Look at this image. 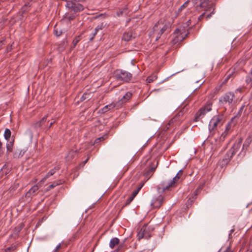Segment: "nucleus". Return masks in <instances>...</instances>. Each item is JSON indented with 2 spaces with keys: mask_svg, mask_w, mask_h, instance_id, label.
Here are the masks:
<instances>
[{
  "mask_svg": "<svg viewBox=\"0 0 252 252\" xmlns=\"http://www.w3.org/2000/svg\"><path fill=\"white\" fill-rule=\"evenodd\" d=\"M119 243V239L117 238H113L110 240L109 246L111 249H113Z\"/></svg>",
  "mask_w": 252,
  "mask_h": 252,
  "instance_id": "18",
  "label": "nucleus"
},
{
  "mask_svg": "<svg viewBox=\"0 0 252 252\" xmlns=\"http://www.w3.org/2000/svg\"><path fill=\"white\" fill-rule=\"evenodd\" d=\"M55 122H56V121H55V120H54V119H52V121H51V122H50V124H49V126L48 127V129H50V128L53 125V124L55 123Z\"/></svg>",
  "mask_w": 252,
  "mask_h": 252,
  "instance_id": "40",
  "label": "nucleus"
},
{
  "mask_svg": "<svg viewBox=\"0 0 252 252\" xmlns=\"http://www.w3.org/2000/svg\"><path fill=\"white\" fill-rule=\"evenodd\" d=\"M235 97L234 93L227 92L219 98V102L221 105L228 104L229 106H231Z\"/></svg>",
  "mask_w": 252,
  "mask_h": 252,
  "instance_id": "3",
  "label": "nucleus"
},
{
  "mask_svg": "<svg viewBox=\"0 0 252 252\" xmlns=\"http://www.w3.org/2000/svg\"><path fill=\"white\" fill-rule=\"evenodd\" d=\"M143 186V184L141 185L139 187H138L135 190H134L132 192L131 196L129 197L128 199H127V205L129 204L133 200L134 197L137 195L138 192L141 189Z\"/></svg>",
  "mask_w": 252,
  "mask_h": 252,
  "instance_id": "14",
  "label": "nucleus"
},
{
  "mask_svg": "<svg viewBox=\"0 0 252 252\" xmlns=\"http://www.w3.org/2000/svg\"><path fill=\"white\" fill-rule=\"evenodd\" d=\"M14 158H19V156L17 155V154H16V152H15L14 154Z\"/></svg>",
  "mask_w": 252,
  "mask_h": 252,
  "instance_id": "53",
  "label": "nucleus"
},
{
  "mask_svg": "<svg viewBox=\"0 0 252 252\" xmlns=\"http://www.w3.org/2000/svg\"><path fill=\"white\" fill-rule=\"evenodd\" d=\"M61 248V244L57 245L54 250L55 252H57Z\"/></svg>",
  "mask_w": 252,
  "mask_h": 252,
  "instance_id": "44",
  "label": "nucleus"
},
{
  "mask_svg": "<svg viewBox=\"0 0 252 252\" xmlns=\"http://www.w3.org/2000/svg\"><path fill=\"white\" fill-rule=\"evenodd\" d=\"M133 67H134V69L135 70V73H137L138 71V67L136 66H134Z\"/></svg>",
  "mask_w": 252,
  "mask_h": 252,
  "instance_id": "52",
  "label": "nucleus"
},
{
  "mask_svg": "<svg viewBox=\"0 0 252 252\" xmlns=\"http://www.w3.org/2000/svg\"><path fill=\"white\" fill-rule=\"evenodd\" d=\"M223 124V116L222 115H216L214 116L210 121L209 124V130L211 132L214 130L218 126Z\"/></svg>",
  "mask_w": 252,
  "mask_h": 252,
  "instance_id": "4",
  "label": "nucleus"
},
{
  "mask_svg": "<svg viewBox=\"0 0 252 252\" xmlns=\"http://www.w3.org/2000/svg\"><path fill=\"white\" fill-rule=\"evenodd\" d=\"M233 156L234 155H231V153L228 151L225 155L224 158H223V161H224V163H227Z\"/></svg>",
  "mask_w": 252,
  "mask_h": 252,
  "instance_id": "17",
  "label": "nucleus"
},
{
  "mask_svg": "<svg viewBox=\"0 0 252 252\" xmlns=\"http://www.w3.org/2000/svg\"><path fill=\"white\" fill-rule=\"evenodd\" d=\"M184 30V28H183V27H180V28H177L176 29L174 32V34H180V35H181V38H182V39H183L184 38V37H183V35H182V34L183 33V31Z\"/></svg>",
  "mask_w": 252,
  "mask_h": 252,
  "instance_id": "22",
  "label": "nucleus"
},
{
  "mask_svg": "<svg viewBox=\"0 0 252 252\" xmlns=\"http://www.w3.org/2000/svg\"><path fill=\"white\" fill-rule=\"evenodd\" d=\"M12 45H11L10 46H8L6 49V52L7 53L9 52H10L11 50H12Z\"/></svg>",
  "mask_w": 252,
  "mask_h": 252,
  "instance_id": "45",
  "label": "nucleus"
},
{
  "mask_svg": "<svg viewBox=\"0 0 252 252\" xmlns=\"http://www.w3.org/2000/svg\"><path fill=\"white\" fill-rule=\"evenodd\" d=\"M183 8H181V7L179 8V11H181V10H182V9H183Z\"/></svg>",
  "mask_w": 252,
  "mask_h": 252,
  "instance_id": "63",
  "label": "nucleus"
},
{
  "mask_svg": "<svg viewBox=\"0 0 252 252\" xmlns=\"http://www.w3.org/2000/svg\"><path fill=\"white\" fill-rule=\"evenodd\" d=\"M234 73V69H229L228 70V71L227 72L225 77L222 83H226L229 80V79L232 77Z\"/></svg>",
  "mask_w": 252,
  "mask_h": 252,
  "instance_id": "15",
  "label": "nucleus"
},
{
  "mask_svg": "<svg viewBox=\"0 0 252 252\" xmlns=\"http://www.w3.org/2000/svg\"><path fill=\"white\" fill-rule=\"evenodd\" d=\"M14 141V139H12V141H10L9 142V143H8L7 144H8V145H12V146H13Z\"/></svg>",
  "mask_w": 252,
  "mask_h": 252,
  "instance_id": "48",
  "label": "nucleus"
},
{
  "mask_svg": "<svg viewBox=\"0 0 252 252\" xmlns=\"http://www.w3.org/2000/svg\"><path fill=\"white\" fill-rule=\"evenodd\" d=\"M130 7V5L128 4H127V9H128Z\"/></svg>",
  "mask_w": 252,
  "mask_h": 252,
  "instance_id": "61",
  "label": "nucleus"
},
{
  "mask_svg": "<svg viewBox=\"0 0 252 252\" xmlns=\"http://www.w3.org/2000/svg\"><path fill=\"white\" fill-rule=\"evenodd\" d=\"M184 112L183 111H180L173 118H172L168 123V125L172 126L176 122L181 121L183 119Z\"/></svg>",
  "mask_w": 252,
  "mask_h": 252,
  "instance_id": "12",
  "label": "nucleus"
},
{
  "mask_svg": "<svg viewBox=\"0 0 252 252\" xmlns=\"http://www.w3.org/2000/svg\"><path fill=\"white\" fill-rule=\"evenodd\" d=\"M191 20L190 19L189 20H188L187 22L184 24V26L183 27V28H187L188 27H189L190 24H191Z\"/></svg>",
  "mask_w": 252,
  "mask_h": 252,
  "instance_id": "35",
  "label": "nucleus"
},
{
  "mask_svg": "<svg viewBox=\"0 0 252 252\" xmlns=\"http://www.w3.org/2000/svg\"><path fill=\"white\" fill-rule=\"evenodd\" d=\"M157 78V76L156 75H154L149 76L147 78L146 81H147V83H150L153 82L155 80H156Z\"/></svg>",
  "mask_w": 252,
  "mask_h": 252,
  "instance_id": "23",
  "label": "nucleus"
},
{
  "mask_svg": "<svg viewBox=\"0 0 252 252\" xmlns=\"http://www.w3.org/2000/svg\"><path fill=\"white\" fill-rule=\"evenodd\" d=\"M62 184V182L61 181H60L58 182H54L52 184L50 185L49 187H48V190H50L52 189H53L54 187H56L58 185H61Z\"/></svg>",
  "mask_w": 252,
  "mask_h": 252,
  "instance_id": "27",
  "label": "nucleus"
},
{
  "mask_svg": "<svg viewBox=\"0 0 252 252\" xmlns=\"http://www.w3.org/2000/svg\"><path fill=\"white\" fill-rule=\"evenodd\" d=\"M156 168V166L155 167L154 166H151L150 168L146 172L145 176L147 177L148 178H150L154 173Z\"/></svg>",
  "mask_w": 252,
  "mask_h": 252,
  "instance_id": "16",
  "label": "nucleus"
},
{
  "mask_svg": "<svg viewBox=\"0 0 252 252\" xmlns=\"http://www.w3.org/2000/svg\"><path fill=\"white\" fill-rule=\"evenodd\" d=\"M125 34V33H124V36H123V39L125 41H126V38L124 37Z\"/></svg>",
  "mask_w": 252,
  "mask_h": 252,
  "instance_id": "58",
  "label": "nucleus"
},
{
  "mask_svg": "<svg viewBox=\"0 0 252 252\" xmlns=\"http://www.w3.org/2000/svg\"><path fill=\"white\" fill-rule=\"evenodd\" d=\"M244 107H245V105H242V106L240 107V109H239V111H238V112L237 114L236 115V116L234 117L232 119L231 121H232L233 119H234L236 117H240V116L241 115V114H242V112H243V110H244Z\"/></svg>",
  "mask_w": 252,
  "mask_h": 252,
  "instance_id": "28",
  "label": "nucleus"
},
{
  "mask_svg": "<svg viewBox=\"0 0 252 252\" xmlns=\"http://www.w3.org/2000/svg\"><path fill=\"white\" fill-rule=\"evenodd\" d=\"M28 131L29 132V133H30V134L31 136L32 137V130L29 129V130H28Z\"/></svg>",
  "mask_w": 252,
  "mask_h": 252,
  "instance_id": "54",
  "label": "nucleus"
},
{
  "mask_svg": "<svg viewBox=\"0 0 252 252\" xmlns=\"http://www.w3.org/2000/svg\"><path fill=\"white\" fill-rule=\"evenodd\" d=\"M212 7L213 9V11L210 14L206 15V20L209 19L212 16V15L215 14V5L214 4H212Z\"/></svg>",
  "mask_w": 252,
  "mask_h": 252,
  "instance_id": "25",
  "label": "nucleus"
},
{
  "mask_svg": "<svg viewBox=\"0 0 252 252\" xmlns=\"http://www.w3.org/2000/svg\"><path fill=\"white\" fill-rule=\"evenodd\" d=\"M90 95V93H84L83 94V95L82 96V97H81V100L83 101V100H85L87 99H89Z\"/></svg>",
  "mask_w": 252,
  "mask_h": 252,
  "instance_id": "29",
  "label": "nucleus"
},
{
  "mask_svg": "<svg viewBox=\"0 0 252 252\" xmlns=\"http://www.w3.org/2000/svg\"><path fill=\"white\" fill-rule=\"evenodd\" d=\"M137 237L139 240L142 238L149 239L151 237V229L148 224H144L137 233Z\"/></svg>",
  "mask_w": 252,
  "mask_h": 252,
  "instance_id": "7",
  "label": "nucleus"
},
{
  "mask_svg": "<svg viewBox=\"0 0 252 252\" xmlns=\"http://www.w3.org/2000/svg\"><path fill=\"white\" fill-rule=\"evenodd\" d=\"M105 139V138L104 137V136H101V137H98L94 140V143L97 144L101 141H103Z\"/></svg>",
  "mask_w": 252,
  "mask_h": 252,
  "instance_id": "31",
  "label": "nucleus"
},
{
  "mask_svg": "<svg viewBox=\"0 0 252 252\" xmlns=\"http://www.w3.org/2000/svg\"><path fill=\"white\" fill-rule=\"evenodd\" d=\"M5 44V40L4 39L0 41V50L2 48V46Z\"/></svg>",
  "mask_w": 252,
  "mask_h": 252,
  "instance_id": "39",
  "label": "nucleus"
},
{
  "mask_svg": "<svg viewBox=\"0 0 252 252\" xmlns=\"http://www.w3.org/2000/svg\"><path fill=\"white\" fill-rule=\"evenodd\" d=\"M242 143V139L240 138L233 144V147L229 151L231 153V155H234L240 148Z\"/></svg>",
  "mask_w": 252,
  "mask_h": 252,
  "instance_id": "13",
  "label": "nucleus"
},
{
  "mask_svg": "<svg viewBox=\"0 0 252 252\" xmlns=\"http://www.w3.org/2000/svg\"><path fill=\"white\" fill-rule=\"evenodd\" d=\"M60 169L59 167H55L54 169H51L45 176L44 180H46L49 177L53 175L57 170Z\"/></svg>",
  "mask_w": 252,
  "mask_h": 252,
  "instance_id": "19",
  "label": "nucleus"
},
{
  "mask_svg": "<svg viewBox=\"0 0 252 252\" xmlns=\"http://www.w3.org/2000/svg\"><path fill=\"white\" fill-rule=\"evenodd\" d=\"M205 12L203 13L202 14H201L198 18V20H197V22H199L200 21H201L203 18L205 16Z\"/></svg>",
  "mask_w": 252,
  "mask_h": 252,
  "instance_id": "38",
  "label": "nucleus"
},
{
  "mask_svg": "<svg viewBox=\"0 0 252 252\" xmlns=\"http://www.w3.org/2000/svg\"><path fill=\"white\" fill-rule=\"evenodd\" d=\"M78 152V151L76 150V151H70L68 154V155L66 157V158H68L69 159H72L74 158V156H75V155Z\"/></svg>",
  "mask_w": 252,
  "mask_h": 252,
  "instance_id": "24",
  "label": "nucleus"
},
{
  "mask_svg": "<svg viewBox=\"0 0 252 252\" xmlns=\"http://www.w3.org/2000/svg\"><path fill=\"white\" fill-rule=\"evenodd\" d=\"M182 174L183 171L180 170L172 180L169 181H163L161 184V187H158V191L160 192L161 191L162 192H164L166 190H169L172 188H175L177 186Z\"/></svg>",
  "mask_w": 252,
  "mask_h": 252,
  "instance_id": "2",
  "label": "nucleus"
},
{
  "mask_svg": "<svg viewBox=\"0 0 252 252\" xmlns=\"http://www.w3.org/2000/svg\"><path fill=\"white\" fill-rule=\"evenodd\" d=\"M124 10H120L119 11L117 12V15L118 16H120L121 15H123V13H124Z\"/></svg>",
  "mask_w": 252,
  "mask_h": 252,
  "instance_id": "43",
  "label": "nucleus"
},
{
  "mask_svg": "<svg viewBox=\"0 0 252 252\" xmlns=\"http://www.w3.org/2000/svg\"><path fill=\"white\" fill-rule=\"evenodd\" d=\"M10 2H13L17 1V0H9Z\"/></svg>",
  "mask_w": 252,
  "mask_h": 252,
  "instance_id": "60",
  "label": "nucleus"
},
{
  "mask_svg": "<svg viewBox=\"0 0 252 252\" xmlns=\"http://www.w3.org/2000/svg\"><path fill=\"white\" fill-rule=\"evenodd\" d=\"M39 189V186L38 185H34L28 191L26 192L25 197L27 198H32L37 194Z\"/></svg>",
  "mask_w": 252,
  "mask_h": 252,
  "instance_id": "10",
  "label": "nucleus"
},
{
  "mask_svg": "<svg viewBox=\"0 0 252 252\" xmlns=\"http://www.w3.org/2000/svg\"><path fill=\"white\" fill-rule=\"evenodd\" d=\"M126 97V94H125L123 96L122 98L118 102L116 103H112L110 104L106 105L103 108L101 109L102 113H106L115 107H117V108H118L119 107H121L122 103L123 102V100L125 99Z\"/></svg>",
  "mask_w": 252,
  "mask_h": 252,
  "instance_id": "8",
  "label": "nucleus"
},
{
  "mask_svg": "<svg viewBox=\"0 0 252 252\" xmlns=\"http://www.w3.org/2000/svg\"><path fill=\"white\" fill-rule=\"evenodd\" d=\"M170 27L171 24L169 21L160 19L153 27V37H155L157 41L165 32L170 29Z\"/></svg>",
  "mask_w": 252,
  "mask_h": 252,
  "instance_id": "1",
  "label": "nucleus"
},
{
  "mask_svg": "<svg viewBox=\"0 0 252 252\" xmlns=\"http://www.w3.org/2000/svg\"><path fill=\"white\" fill-rule=\"evenodd\" d=\"M7 152H12L13 151V146L6 144Z\"/></svg>",
  "mask_w": 252,
  "mask_h": 252,
  "instance_id": "33",
  "label": "nucleus"
},
{
  "mask_svg": "<svg viewBox=\"0 0 252 252\" xmlns=\"http://www.w3.org/2000/svg\"><path fill=\"white\" fill-rule=\"evenodd\" d=\"M103 27V24L102 23L101 25H98L95 28V31L96 32H98V31L99 30H101L102 29V28Z\"/></svg>",
  "mask_w": 252,
  "mask_h": 252,
  "instance_id": "37",
  "label": "nucleus"
},
{
  "mask_svg": "<svg viewBox=\"0 0 252 252\" xmlns=\"http://www.w3.org/2000/svg\"><path fill=\"white\" fill-rule=\"evenodd\" d=\"M88 159H89V158H87V159L85 160V161H84V164H86V163H87V162L88 161Z\"/></svg>",
  "mask_w": 252,
  "mask_h": 252,
  "instance_id": "59",
  "label": "nucleus"
},
{
  "mask_svg": "<svg viewBox=\"0 0 252 252\" xmlns=\"http://www.w3.org/2000/svg\"><path fill=\"white\" fill-rule=\"evenodd\" d=\"M197 195V193H196V191L194 192V195L196 196Z\"/></svg>",
  "mask_w": 252,
  "mask_h": 252,
  "instance_id": "64",
  "label": "nucleus"
},
{
  "mask_svg": "<svg viewBox=\"0 0 252 252\" xmlns=\"http://www.w3.org/2000/svg\"><path fill=\"white\" fill-rule=\"evenodd\" d=\"M55 34L57 36H59L60 35H61L62 33V32H58L57 30H55Z\"/></svg>",
  "mask_w": 252,
  "mask_h": 252,
  "instance_id": "47",
  "label": "nucleus"
},
{
  "mask_svg": "<svg viewBox=\"0 0 252 252\" xmlns=\"http://www.w3.org/2000/svg\"><path fill=\"white\" fill-rule=\"evenodd\" d=\"M46 181V180H44V178L43 179H42L41 181H40V182H44L45 181Z\"/></svg>",
  "mask_w": 252,
  "mask_h": 252,
  "instance_id": "56",
  "label": "nucleus"
},
{
  "mask_svg": "<svg viewBox=\"0 0 252 252\" xmlns=\"http://www.w3.org/2000/svg\"><path fill=\"white\" fill-rule=\"evenodd\" d=\"M121 74L123 75V76H121L120 74H119V71H117L116 73V78L120 81L124 80V79L126 78V76H125V74L124 73L121 72Z\"/></svg>",
  "mask_w": 252,
  "mask_h": 252,
  "instance_id": "21",
  "label": "nucleus"
},
{
  "mask_svg": "<svg viewBox=\"0 0 252 252\" xmlns=\"http://www.w3.org/2000/svg\"><path fill=\"white\" fill-rule=\"evenodd\" d=\"M77 1L75 0L67 1L66 4V8L75 13L83 11L84 9V6L81 4L77 3Z\"/></svg>",
  "mask_w": 252,
  "mask_h": 252,
  "instance_id": "6",
  "label": "nucleus"
},
{
  "mask_svg": "<svg viewBox=\"0 0 252 252\" xmlns=\"http://www.w3.org/2000/svg\"><path fill=\"white\" fill-rule=\"evenodd\" d=\"M190 0H188L186 2H185L182 6L181 8H185L187 7L189 2Z\"/></svg>",
  "mask_w": 252,
  "mask_h": 252,
  "instance_id": "41",
  "label": "nucleus"
},
{
  "mask_svg": "<svg viewBox=\"0 0 252 252\" xmlns=\"http://www.w3.org/2000/svg\"><path fill=\"white\" fill-rule=\"evenodd\" d=\"M237 92L241 93L242 92V89L241 88H238L236 89V90L235 91L236 93H237Z\"/></svg>",
  "mask_w": 252,
  "mask_h": 252,
  "instance_id": "51",
  "label": "nucleus"
},
{
  "mask_svg": "<svg viewBox=\"0 0 252 252\" xmlns=\"http://www.w3.org/2000/svg\"><path fill=\"white\" fill-rule=\"evenodd\" d=\"M250 73H251V75H252V77L250 78V81H252V68Z\"/></svg>",
  "mask_w": 252,
  "mask_h": 252,
  "instance_id": "55",
  "label": "nucleus"
},
{
  "mask_svg": "<svg viewBox=\"0 0 252 252\" xmlns=\"http://www.w3.org/2000/svg\"><path fill=\"white\" fill-rule=\"evenodd\" d=\"M11 135V132L10 130L8 128H6L5 130V131H4V136L5 139L6 140L9 141L10 139Z\"/></svg>",
  "mask_w": 252,
  "mask_h": 252,
  "instance_id": "20",
  "label": "nucleus"
},
{
  "mask_svg": "<svg viewBox=\"0 0 252 252\" xmlns=\"http://www.w3.org/2000/svg\"><path fill=\"white\" fill-rule=\"evenodd\" d=\"M15 248H16V246H11V247H8V248H7V249H6V252H7V251H10V250H15Z\"/></svg>",
  "mask_w": 252,
  "mask_h": 252,
  "instance_id": "46",
  "label": "nucleus"
},
{
  "mask_svg": "<svg viewBox=\"0 0 252 252\" xmlns=\"http://www.w3.org/2000/svg\"><path fill=\"white\" fill-rule=\"evenodd\" d=\"M228 133L229 132L228 131H224L221 135V136H220V140L221 141H223L225 137L227 136V135L228 134Z\"/></svg>",
  "mask_w": 252,
  "mask_h": 252,
  "instance_id": "30",
  "label": "nucleus"
},
{
  "mask_svg": "<svg viewBox=\"0 0 252 252\" xmlns=\"http://www.w3.org/2000/svg\"><path fill=\"white\" fill-rule=\"evenodd\" d=\"M80 41V38L79 37H75L73 41H72V44H73V46L75 47L76 44L78 43V42Z\"/></svg>",
  "mask_w": 252,
  "mask_h": 252,
  "instance_id": "32",
  "label": "nucleus"
},
{
  "mask_svg": "<svg viewBox=\"0 0 252 252\" xmlns=\"http://www.w3.org/2000/svg\"><path fill=\"white\" fill-rule=\"evenodd\" d=\"M31 6V4L30 2H26L22 7V12H25L26 11L28 10V8L30 7Z\"/></svg>",
  "mask_w": 252,
  "mask_h": 252,
  "instance_id": "26",
  "label": "nucleus"
},
{
  "mask_svg": "<svg viewBox=\"0 0 252 252\" xmlns=\"http://www.w3.org/2000/svg\"><path fill=\"white\" fill-rule=\"evenodd\" d=\"M164 197L161 194L155 196L151 203V206L154 208H159L163 203Z\"/></svg>",
  "mask_w": 252,
  "mask_h": 252,
  "instance_id": "9",
  "label": "nucleus"
},
{
  "mask_svg": "<svg viewBox=\"0 0 252 252\" xmlns=\"http://www.w3.org/2000/svg\"><path fill=\"white\" fill-rule=\"evenodd\" d=\"M37 179H34V181H33V182H34V183H35V182H37Z\"/></svg>",
  "mask_w": 252,
  "mask_h": 252,
  "instance_id": "62",
  "label": "nucleus"
},
{
  "mask_svg": "<svg viewBox=\"0 0 252 252\" xmlns=\"http://www.w3.org/2000/svg\"><path fill=\"white\" fill-rule=\"evenodd\" d=\"M48 117V114L45 115L40 121L33 123L32 126L35 129L42 128L45 125L46 120Z\"/></svg>",
  "mask_w": 252,
  "mask_h": 252,
  "instance_id": "11",
  "label": "nucleus"
},
{
  "mask_svg": "<svg viewBox=\"0 0 252 252\" xmlns=\"http://www.w3.org/2000/svg\"><path fill=\"white\" fill-rule=\"evenodd\" d=\"M132 96V94L130 93H127V100Z\"/></svg>",
  "mask_w": 252,
  "mask_h": 252,
  "instance_id": "49",
  "label": "nucleus"
},
{
  "mask_svg": "<svg viewBox=\"0 0 252 252\" xmlns=\"http://www.w3.org/2000/svg\"><path fill=\"white\" fill-rule=\"evenodd\" d=\"M134 73L135 72L134 71H132V73H131V72H128V73H127V80H130L132 78V75L134 74Z\"/></svg>",
  "mask_w": 252,
  "mask_h": 252,
  "instance_id": "34",
  "label": "nucleus"
},
{
  "mask_svg": "<svg viewBox=\"0 0 252 252\" xmlns=\"http://www.w3.org/2000/svg\"><path fill=\"white\" fill-rule=\"evenodd\" d=\"M97 32L95 31L92 34V36L90 38V41H92L93 40V39H94V38L95 36L96 35V34H97Z\"/></svg>",
  "mask_w": 252,
  "mask_h": 252,
  "instance_id": "42",
  "label": "nucleus"
},
{
  "mask_svg": "<svg viewBox=\"0 0 252 252\" xmlns=\"http://www.w3.org/2000/svg\"><path fill=\"white\" fill-rule=\"evenodd\" d=\"M119 249H118L117 250H115V251H114L112 252H119Z\"/></svg>",
  "mask_w": 252,
  "mask_h": 252,
  "instance_id": "57",
  "label": "nucleus"
},
{
  "mask_svg": "<svg viewBox=\"0 0 252 252\" xmlns=\"http://www.w3.org/2000/svg\"><path fill=\"white\" fill-rule=\"evenodd\" d=\"M224 252H233L231 249H230V247H228L226 250Z\"/></svg>",
  "mask_w": 252,
  "mask_h": 252,
  "instance_id": "50",
  "label": "nucleus"
},
{
  "mask_svg": "<svg viewBox=\"0 0 252 252\" xmlns=\"http://www.w3.org/2000/svg\"><path fill=\"white\" fill-rule=\"evenodd\" d=\"M231 127V122H229L227 124V125L226 126L225 130L229 132Z\"/></svg>",
  "mask_w": 252,
  "mask_h": 252,
  "instance_id": "36",
  "label": "nucleus"
},
{
  "mask_svg": "<svg viewBox=\"0 0 252 252\" xmlns=\"http://www.w3.org/2000/svg\"><path fill=\"white\" fill-rule=\"evenodd\" d=\"M212 110V103H209L204 107H201L199 110L196 113L194 118L195 122H198L201 119L204 115Z\"/></svg>",
  "mask_w": 252,
  "mask_h": 252,
  "instance_id": "5",
  "label": "nucleus"
}]
</instances>
